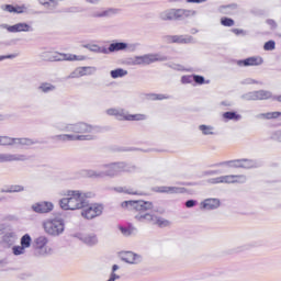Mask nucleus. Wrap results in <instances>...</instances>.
<instances>
[{
  "label": "nucleus",
  "mask_w": 281,
  "mask_h": 281,
  "mask_svg": "<svg viewBox=\"0 0 281 281\" xmlns=\"http://www.w3.org/2000/svg\"><path fill=\"white\" fill-rule=\"evenodd\" d=\"M57 131L63 133H75V134H57L50 136L53 142L67 143V142H93L98 139V134L102 133V128L98 125H91L86 122H79L75 124H60L54 125Z\"/></svg>",
  "instance_id": "f257e3e1"
},
{
  "label": "nucleus",
  "mask_w": 281,
  "mask_h": 281,
  "mask_svg": "<svg viewBox=\"0 0 281 281\" xmlns=\"http://www.w3.org/2000/svg\"><path fill=\"white\" fill-rule=\"evenodd\" d=\"M122 207L138 212V214L134 216L137 223H149L150 225H157V227H168L170 225V221L150 212L153 211V202L143 200L125 201L122 203Z\"/></svg>",
  "instance_id": "f03ea898"
},
{
  "label": "nucleus",
  "mask_w": 281,
  "mask_h": 281,
  "mask_svg": "<svg viewBox=\"0 0 281 281\" xmlns=\"http://www.w3.org/2000/svg\"><path fill=\"white\" fill-rule=\"evenodd\" d=\"M93 193L91 192H82L78 190H68L65 194V198L59 200V205L61 210H85L89 202L87 199H91Z\"/></svg>",
  "instance_id": "7ed1b4c3"
},
{
  "label": "nucleus",
  "mask_w": 281,
  "mask_h": 281,
  "mask_svg": "<svg viewBox=\"0 0 281 281\" xmlns=\"http://www.w3.org/2000/svg\"><path fill=\"white\" fill-rule=\"evenodd\" d=\"M103 171L94 172L92 171V177H117L121 172H133L135 166L126 165L125 162H112L102 166Z\"/></svg>",
  "instance_id": "20e7f679"
},
{
  "label": "nucleus",
  "mask_w": 281,
  "mask_h": 281,
  "mask_svg": "<svg viewBox=\"0 0 281 281\" xmlns=\"http://www.w3.org/2000/svg\"><path fill=\"white\" fill-rule=\"evenodd\" d=\"M196 11L188 9H169L159 13L161 21H182V19H190L195 16Z\"/></svg>",
  "instance_id": "39448f33"
},
{
  "label": "nucleus",
  "mask_w": 281,
  "mask_h": 281,
  "mask_svg": "<svg viewBox=\"0 0 281 281\" xmlns=\"http://www.w3.org/2000/svg\"><path fill=\"white\" fill-rule=\"evenodd\" d=\"M108 115L116 116V120H125L127 122H142L146 120V114H128L124 109H109L106 110Z\"/></svg>",
  "instance_id": "423d86ee"
},
{
  "label": "nucleus",
  "mask_w": 281,
  "mask_h": 281,
  "mask_svg": "<svg viewBox=\"0 0 281 281\" xmlns=\"http://www.w3.org/2000/svg\"><path fill=\"white\" fill-rule=\"evenodd\" d=\"M43 226L49 236H60L65 232V222L61 218L48 220L44 222Z\"/></svg>",
  "instance_id": "0eeeda50"
},
{
  "label": "nucleus",
  "mask_w": 281,
  "mask_h": 281,
  "mask_svg": "<svg viewBox=\"0 0 281 281\" xmlns=\"http://www.w3.org/2000/svg\"><path fill=\"white\" fill-rule=\"evenodd\" d=\"M49 239L46 236H40L33 241V249L36 251L37 256H52L54 249L47 246Z\"/></svg>",
  "instance_id": "6e6552de"
},
{
  "label": "nucleus",
  "mask_w": 281,
  "mask_h": 281,
  "mask_svg": "<svg viewBox=\"0 0 281 281\" xmlns=\"http://www.w3.org/2000/svg\"><path fill=\"white\" fill-rule=\"evenodd\" d=\"M166 60V57H161L159 54H146L143 56H136L132 65H153V63H159Z\"/></svg>",
  "instance_id": "1a4fd4ad"
},
{
  "label": "nucleus",
  "mask_w": 281,
  "mask_h": 281,
  "mask_svg": "<svg viewBox=\"0 0 281 281\" xmlns=\"http://www.w3.org/2000/svg\"><path fill=\"white\" fill-rule=\"evenodd\" d=\"M44 57L47 58V60L56 61V60H86L87 57L85 55H74V54H58V53H45Z\"/></svg>",
  "instance_id": "9d476101"
},
{
  "label": "nucleus",
  "mask_w": 281,
  "mask_h": 281,
  "mask_svg": "<svg viewBox=\"0 0 281 281\" xmlns=\"http://www.w3.org/2000/svg\"><path fill=\"white\" fill-rule=\"evenodd\" d=\"M247 177L245 176H221L209 180V183H245Z\"/></svg>",
  "instance_id": "9b49d317"
},
{
  "label": "nucleus",
  "mask_w": 281,
  "mask_h": 281,
  "mask_svg": "<svg viewBox=\"0 0 281 281\" xmlns=\"http://www.w3.org/2000/svg\"><path fill=\"white\" fill-rule=\"evenodd\" d=\"M104 207H102L100 204H91L81 211V216L88 221H91L98 216H101Z\"/></svg>",
  "instance_id": "f8f14e48"
},
{
  "label": "nucleus",
  "mask_w": 281,
  "mask_h": 281,
  "mask_svg": "<svg viewBox=\"0 0 281 281\" xmlns=\"http://www.w3.org/2000/svg\"><path fill=\"white\" fill-rule=\"evenodd\" d=\"M1 27H3L4 30H8V32H11L12 34H16V32H34V29L32 27V25L25 22L16 23L11 26L8 24H2Z\"/></svg>",
  "instance_id": "ddd939ff"
},
{
  "label": "nucleus",
  "mask_w": 281,
  "mask_h": 281,
  "mask_svg": "<svg viewBox=\"0 0 281 281\" xmlns=\"http://www.w3.org/2000/svg\"><path fill=\"white\" fill-rule=\"evenodd\" d=\"M31 210L35 212V214H48L54 210V204L52 202H36L31 205Z\"/></svg>",
  "instance_id": "4468645a"
},
{
  "label": "nucleus",
  "mask_w": 281,
  "mask_h": 281,
  "mask_svg": "<svg viewBox=\"0 0 281 281\" xmlns=\"http://www.w3.org/2000/svg\"><path fill=\"white\" fill-rule=\"evenodd\" d=\"M76 238L81 240V243H83L88 247H95V245H98L99 243L98 235H95L94 233H88V234L79 233L76 235Z\"/></svg>",
  "instance_id": "2eb2a0df"
},
{
  "label": "nucleus",
  "mask_w": 281,
  "mask_h": 281,
  "mask_svg": "<svg viewBox=\"0 0 281 281\" xmlns=\"http://www.w3.org/2000/svg\"><path fill=\"white\" fill-rule=\"evenodd\" d=\"M30 157L23 154H0V164H5L7 161H27Z\"/></svg>",
  "instance_id": "dca6fc26"
},
{
  "label": "nucleus",
  "mask_w": 281,
  "mask_h": 281,
  "mask_svg": "<svg viewBox=\"0 0 281 281\" xmlns=\"http://www.w3.org/2000/svg\"><path fill=\"white\" fill-rule=\"evenodd\" d=\"M121 260L127 262V265H139L142 262V256L133 251H126L121 255Z\"/></svg>",
  "instance_id": "f3484780"
},
{
  "label": "nucleus",
  "mask_w": 281,
  "mask_h": 281,
  "mask_svg": "<svg viewBox=\"0 0 281 281\" xmlns=\"http://www.w3.org/2000/svg\"><path fill=\"white\" fill-rule=\"evenodd\" d=\"M169 43H179L182 45H188L189 43H194V37L190 35H171L167 37Z\"/></svg>",
  "instance_id": "a211bd4d"
},
{
  "label": "nucleus",
  "mask_w": 281,
  "mask_h": 281,
  "mask_svg": "<svg viewBox=\"0 0 281 281\" xmlns=\"http://www.w3.org/2000/svg\"><path fill=\"white\" fill-rule=\"evenodd\" d=\"M124 49H128V52H133L135 49V45H128L124 42H116V43L110 44V46H109L110 53L124 52Z\"/></svg>",
  "instance_id": "6ab92c4d"
},
{
  "label": "nucleus",
  "mask_w": 281,
  "mask_h": 281,
  "mask_svg": "<svg viewBox=\"0 0 281 281\" xmlns=\"http://www.w3.org/2000/svg\"><path fill=\"white\" fill-rule=\"evenodd\" d=\"M156 192H160L162 194H183L186 189L179 187H158L156 188Z\"/></svg>",
  "instance_id": "aec40b11"
},
{
  "label": "nucleus",
  "mask_w": 281,
  "mask_h": 281,
  "mask_svg": "<svg viewBox=\"0 0 281 281\" xmlns=\"http://www.w3.org/2000/svg\"><path fill=\"white\" fill-rule=\"evenodd\" d=\"M262 57H249L240 60L238 64L243 65L244 67H258L259 65H262Z\"/></svg>",
  "instance_id": "412c9836"
},
{
  "label": "nucleus",
  "mask_w": 281,
  "mask_h": 281,
  "mask_svg": "<svg viewBox=\"0 0 281 281\" xmlns=\"http://www.w3.org/2000/svg\"><path fill=\"white\" fill-rule=\"evenodd\" d=\"M203 210H218L221 207V200L218 199H206L202 202Z\"/></svg>",
  "instance_id": "4be33fe9"
},
{
  "label": "nucleus",
  "mask_w": 281,
  "mask_h": 281,
  "mask_svg": "<svg viewBox=\"0 0 281 281\" xmlns=\"http://www.w3.org/2000/svg\"><path fill=\"white\" fill-rule=\"evenodd\" d=\"M2 193L12 194L14 192H25V187L21 184H11L7 188L1 189Z\"/></svg>",
  "instance_id": "5701e85b"
},
{
  "label": "nucleus",
  "mask_w": 281,
  "mask_h": 281,
  "mask_svg": "<svg viewBox=\"0 0 281 281\" xmlns=\"http://www.w3.org/2000/svg\"><path fill=\"white\" fill-rule=\"evenodd\" d=\"M37 89L41 91V93H52L56 91V86L49 82H42Z\"/></svg>",
  "instance_id": "b1692460"
},
{
  "label": "nucleus",
  "mask_w": 281,
  "mask_h": 281,
  "mask_svg": "<svg viewBox=\"0 0 281 281\" xmlns=\"http://www.w3.org/2000/svg\"><path fill=\"white\" fill-rule=\"evenodd\" d=\"M280 112L260 113L257 115V120H277V117H280Z\"/></svg>",
  "instance_id": "393cba45"
},
{
  "label": "nucleus",
  "mask_w": 281,
  "mask_h": 281,
  "mask_svg": "<svg viewBox=\"0 0 281 281\" xmlns=\"http://www.w3.org/2000/svg\"><path fill=\"white\" fill-rule=\"evenodd\" d=\"M40 3L47 10V12H54V10H56L57 3L55 0H40Z\"/></svg>",
  "instance_id": "a878e982"
},
{
  "label": "nucleus",
  "mask_w": 281,
  "mask_h": 281,
  "mask_svg": "<svg viewBox=\"0 0 281 281\" xmlns=\"http://www.w3.org/2000/svg\"><path fill=\"white\" fill-rule=\"evenodd\" d=\"M80 69H81V78L83 76H93V74L98 71V68L93 66H83V67H80Z\"/></svg>",
  "instance_id": "bb28decb"
},
{
  "label": "nucleus",
  "mask_w": 281,
  "mask_h": 281,
  "mask_svg": "<svg viewBox=\"0 0 281 281\" xmlns=\"http://www.w3.org/2000/svg\"><path fill=\"white\" fill-rule=\"evenodd\" d=\"M111 78H124V76H128V71L124 70L122 68H117L114 70H111L110 72Z\"/></svg>",
  "instance_id": "cd10ccee"
},
{
  "label": "nucleus",
  "mask_w": 281,
  "mask_h": 281,
  "mask_svg": "<svg viewBox=\"0 0 281 281\" xmlns=\"http://www.w3.org/2000/svg\"><path fill=\"white\" fill-rule=\"evenodd\" d=\"M20 245L30 249L32 247V236H30V234L23 235L20 239Z\"/></svg>",
  "instance_id": "c85d7f7f"
},
{
  "label": "nucleus",
  "mask_w": 281,
  "mask_h": 281,
  "mask_svg": "<svg viewBox=\"0 0 281 281\" xmlns=\"http://www.w3.org/2000/svg\"><path fill=\"white\" fill-rule=\"evenodd\" d=\"M16 144V138L0 136V146H12Z\"/></svg>",
  "instance_id": "c756f323"
},
{
  "label": "nucleus",
  "mask_w": 281,
  "mask_h": 281,
  "mask_svg": "<svg viewBox=\"0 0 281 281\" xmlns=\"http://www.w3.org/2000/svg\"><path fill=\"white\" fill-rule=\"evenodd\" d=\"M257 100H269L271 98V92L267 90L255 91Z\"/></svg>",
  "instance_id": "7c9ffc66"
},
{
  "label": "nucleus",
  "mask_w": 281,
  "mask_h": 281,
  "mask_svg": "<svg viewBox=\"0 0 281 281\" xmlns=\"http://www.w3.org/2000/svg\"><path fill=\"white\" fill-rule=\"evenodd\" d=\"M15 144H20L21 146H33V144H38V142L31 138H15Z\"/></svg>",
  "instance_id": "2f4dec72"
},
{
  "label": "nucleus",
  "mask_w": 281,
  "mask_h": 281,
  "mask_svg": "<svg viewBox=\"0 0 281 281\" xmlns=\"http://www.w3.org/2000/svg\"><path fill=\"white\" fill-rule=\"evenodd\" d=\"M93 19H106L111 16V10L95 11L92 13Z\"/></svg>",
  "instance_id": "473e14b6"
},
{
  "label": "nucleus",
  "mask_w": 281,
  "mask_h": 281,
  "mask_svg": "<svg viewBox=\"0 0 281 281\" xmlns=\"http://www.w3.org/2000/svg\"><path fill=\"white\" fill-rule=\"evenodd\" d=\"M223 117L224 120H234L235 122H238L243 116H240V114H236V112H225Z\"/></svg>",
  "instance_id": "72a5a7b5"
},
{
  "label": "nucleus",
  "mask_w": 281,
  "mask_h": 281,
  "mask_svg": "<svg viewBox=\"0 0 281 281\" xmlns=\"http://www.w3.org/2000/svg\"><path fill=\"white\" fill-rule=\"evenodd\" d=\"M199 131H201L203 135H214V127L210 125H200Z\"/></svg>",
  "instance_id": "f704fd0d"
},
{
  "label": "nucleus",
  "mask_w": 281,
  "mask_h": 281,
  "mask_svg": "<svg viewBox=\"0 0 281 281\" xmlns=\"http://www.w3.org/2000/svg\"><path fill=\"white\" fill-rule=\"evenodd\" d=\"M115 191L116 192H120V193H124V194H139V192L133 190L132 188H127V187H117L115 188Z\"/></svg>",
  "instance_id": "c9c22d12"
},
{
  "label": "nucleus",
  "mask_w": 281,
  "mask_h": 281,
  "mask_svg": "<svg viewBox=\"0 0 281 281\" xmlns=\"http://www.w3.org/2000/svg\"><path fill=\"white\" fill-rule=\"evenodd\" d=\"M220 166H229L231 168H241V159L221 162Z\"/></svg>",
  "instance_id": "e433bc0d"
},
{
  "label": "nucleus",
  "mask_w": 281,
  "mask_h": 281,
  "mask_svg": "<svg viewBox=\"0 0 281 281\" xmlns=\"http://www.w3.org/2000/svg\"><path fill=\"white\" fill-rule=\"evenodd\" d=\"M3 240H4V243H7L8 245H14V243L16 241V234H14V233H8L7 235H4Z\"/></svg>",
  "instance_id": "4c0bfd02"
},
{
  "label": "nucleus",
  "mask_w": 281,
  "mask_h": 281,
  "mask_svg": "<svg viewBox=\"0 0 281 281\" xmlns=\"http://www.w3.org/2000/svg\"><path fill=\"white\" fill-rule=\"evenodd\" d=\"M76 78H82V70L80 67L76 68L72 72H70L69 76L67 77V80H71Z\"/></svg>",
  "instance_id": "58836bf2"
},
{
  "label": "nucleus",
  "mask_w": 281,
  "mask_h": 281,
  "mask_svg": "<svg viewBox=\"0 0 281 281\" xmlns=\"http://www.w3.org/2000/svg\"><path fill=\"white\" fill-rule=\"evenodd\" d=\"M25 247H23L22 245L20 246H13L12 247V254L13 256H23V254H25Z\"/></svg>",
  "instance_id": "ea45409f"
},
{
  "label": "nucleus",
  "mask_w": 281,
  "mask_h": 281,
  "mask_svg": "<svg viewBox=\"0 0 281 281\" xmlns=\"http://www.w3.org/2000/svg\"><path fill=\"white\" fill-rule=\"evenodd\" d=\"M241 168H256V162L251 159H241Z\"/></svg>",
  "instance_id": "a19ab883"
},
{
  "label": "nucleus",
  "mask_w": 281,
  "mask_h": 281,
  "mask_svg": "<svg viewBox=\"0 0 281 281\" xmlns=\"http://www.w3.org/2000/svg\"><path fill=\"white\" fill-rule=\"evenodd\" d=\"M237 9H238V4H229L221 8L224 14H232V10H237Z\"/></svg>",
  "instance_id": "79ce46f5"
},
{
  "label": "nucleus",
  "mask_w": 281,
  "mask_h": 281,
  "mask_svg": "<svg viewBox=\"0 0 281 281\" xmlns=\"http://www.w3.org/2000/svg\"><path fill=\"white\" fill-rule=\"evenodd\" d=\"M263 49L265 52H273V49H276V42L272 40L266 42L263 45Z\"/></svg>",
  "instance_id": "37998d69"
},
{
  "label": "nucleus",
  "mask_w": 281,
  "mask_h": 281,
  "mask_svg": "<svg viewBox=\"0 0 281 281\" xmlns=\"http://www.w3.org/2000/svg\"><path fill=\"white\" fill-rule=\"evenodd\" d=\"M222 25H224L225 27H232L234 26V20L229 19V18H222L221 20Z\"/></svg>",
  "instance_id": "c03bdc74"
},
{
  "label": "nucleus",
  "mask_w": 281,
  "mask_h": 281,
  "mask_svg": "<svg viewBox=\"0 0 281 281\" xmlns=\"http://www.w3.org/2000/svg\"><path fill=\"white\" fill-rule=\"evenodd\" d=\"M241 99H243V100H247V101L257 100L256 91H252V92H248V93L243 94V95H241Z\"/></svg>",
  "instance_id": "a18cd8bd"
},
{
  "label": "nucleus",
  "mask_w": 281,
  "mask_h": 281,
  "mask_svg": "<svg viewBox=\"0 0 281 281\" xmlns=\"http://www.w3.org/2000/svg\"><path fill=\"white\" fill-rule=\"evenodd\" d=\"M194 81V76H182L181 78V82L182 85H190V82H193Z\"/></svg>",
  "instance_id": "49530a36"
},
{
  "label": "nucleus",
  "mask_w": 281,
  "mask_h": 281,
  "mask_svg": "<svg viewBox=\"0 0 281 281\" xmlns=\"http://www.w3.org/2000/svg\"><path fill=\"white\" fill-rule=\"evenodd\" d=\"M193 81H195L196 85H205V78L203 76L193 75Z\"/></svg>",
  "instance_id": "de8ad7c7"
},
{
  "label": "nucleus",
  "mask_w": 281,
  "mask_h": 281,
  "mask_svg": "<svg viewBox=\"0 0 281 281\" xmlns=\"http://www.w3.org/2000/svg\"><path fill=\"white\" fill-rule=\"evenodd\" d=\"M170 95L166 94H151V100H169Z\"/></svg>",
  "instance_id": "09e8293b"
},
{
  "label": "nucleus",
  "mask_w": 281,
  "mask_h": 281,
  "mask_svg": "<svg viewBox=\"0 0 281 281\" xmlns=\"http://www.w3.org/2000/svg\"><path fill=\"white\" fill-rule=\"evenodd\" d=\"M119 229L123 234V236H131L132 234L131 228L128 227L120 226Z\"/></svg>",
  "instance_id": "8fccbe9b"
},
{
  "label": "nucleus",
  "mask_w": 281,
  "mask_h": 281,
  "mask_svg": "<svg viewBox=\"0 0 281 281\" xmlns=\"http://www.w3.org/2000/svg\"><path fill=\"white\" fill-rule=\"evenodd\" d=\"M88 49H90V52H94L97 54H100V52H102V48L98 45H90V46H86Z\"/></svg>",
  "instance_id": "3c124183"
},
{
  "label": "nucleus",
  "mask_w": 281,
  "mask_h": 281,
  "mask_svg": "<svg viewBox=\"0 0 281 281\" xmlns=\"http://www.w3.org/2000/svg\"><path fill=\"white\" fill-rule=\"evenodd\" d=\"M2 10H5L7 12H16V9L12 4L2 5Z\"/></svg>",
  "instance_id": "603ef678"
},
{
  "label": "nucleus",
  "mask_w": 281,
  "mask_h": 281,
  "mask_svg": "<svg viewBox=\"0 0 281 281\" xmlns=\"http://www.w3.org/2000/svg\"><path fill=\"white\" fill-rule=\"evenodd\" d=\"M272 139H276L277 142H281V131H277L272 134Z\"/></svg>",
  "instance_id": "864d4df0"
},
{
  "label": "nucleus",
  "mask_w": 281,
  "mask_h": 281,
  "mask_svg": "<svg viewBox=\"0 0 281 281\" xmlns=\"http://www.w3.org/2000/svg\"><path fill=\"white\" fill-rule=\"evenodd\" d=\"M196 205V201L194 200H189L186 202V207H194Z\"/></svg>",
  "instance_id": "5fc2aeb1"
},
{
  "label": "nucleus",
  "mask_w": 281,
  "mask_h": 281,
  "mask_svg": "<svg viewBox=\"0 0 281 281\" xmlns=\"http://www.w3.org/2000/svg\"><path fill=\"white\" fill-rule=\"evenodd\" d=\"M267 23L272 30H276V27H278V23H276L273 20H267Z\"/></svg>",
  "instance_id": "6e6d98bb"
},
{
  "label": "nucleus",
  "mask_w": 281,
  "mask_h": 281,
  "mask_svg": "<svg viewBox=\"0 0 281 281\" xmlns=\"http://www.w3.org/2000/svg\"><path fill=\"white\" fill-rule=\"evenodd\" d=\"M16 56H18L16 54L0 56V60H5V58H10V59L16 58Z\"/></svg>",
  "instance_id": "4d7b16f0"
},
{
  "label": "nucleus",
  "mask_w": 281,
  "mask_h": 281,
  "mask_svg": "<svg viewBox=\"0 0 281 281\" xmlns=\"http://www.w3.org/2000/svg\"><path fill=\"white\" fill-rule=\"evenodd\" d=\"M233 33L238 36V35H240V34H245V31H243V30H240V29H233Z\"/></svg>",
  "instance_id": "13d9d810"
},
{
  "label": "nucleus",
  "mask_w": 281,
  "mask_h": 281,
  "mask_svg": "<svg viewBox=\"0 0 281 281\" xmlns=\"http://www.w3.org/2000/svg\"><path fill=\"white\" fill-rule=\"evenodd\" d=\"M207 0H187V3H205Z\"/></svg>",
  "instance_id": "bf43d9fd"
},
{
  "label": "nucleus",
  "mask_w": 281,
  "mask_h": 281,
  "mask_svg": "<svg viewBox=\"0 0 281 281\" xmlns=\"http://www.w3.org/2000/svg\"><path fill=\"white\" fill-rule=\"evenodd\" d=\"M86 3H90L91 5H98L100 0H86Z\"/></svg>",
  "instance_id": "052dcab7"
},
{
  "label": "nucleus",
  "mask_w": 281,
  "mask_h": 281,
  "mask_svg": "<svg viewBox=\"0 0 281 281\" xmlns=\"http://www.w3.org/2000/svg\"><path fill=\"white\" fill-rule=\"evenodd\" d=\"M117 269H120V266L113 265V267H112V273H115V271H117Z\"/></svg>",
  "instance_id": "680f3d73"
},
{
  "label": "nucleus",
  "mask_w": 281,
  "mask_h": 281,
  "mask_svg": "<svg viewBox=\"0 0 281 281\" xmlns=\"http://www.w3.org/2000/svg\"><path fill=\"white\" fill-rule=\"evenodd\" d=\"M15 9L16 11H13V12H15L16 14H21L23 12V9L21 7H18Z\"/></svg>",
  "instance_id": "e2e57ef3"
},
{
  "label": "nucleus",
  "mask_w": 281,
  "mask_h": 281,
  "mask_svg": "<svg viewBox=\"0 0 281 281\" xmlns=\"http://www.w3.org/2000/svg\"><path fill=\"white\" fill-rule=\"evenodd\" d=\"M3 121H5V115L0 114V122H3Z\"/></svg>",
  "instance_id": "0e129e2a"
},
{
  "label": "nucleus",
  "mask_w": 281,
  "mask_h": 281,
  "mask_svg": "<svg viewBox=\"0 0 281 281\" xmlns=\"http://www.w3.org/2000/svg\"><path fill=\"white\" fill-rule=\"evenodd\" d=\"M206 175H217V171H206Z\"/></svg>",
  "instance_id": "69168bd1"
},
{
  "label": "nucleus",
  "mask_w": 281,
  "mask_h": 281,
  "mask_svg": "<svg viewBox=\"0 0 281 281\" xmlns=\"http://www.w3.org/2000/svg\"><path fill=\"white\" fill-rule=\"evenodd\" d=\"M278 102H281V95L277 97Z\"/></svg>",
  "instance_id": "338daca9"
},
{
  "label": "nucleus",
  "mask_w": 281,
  "mask_h": 281,
  "mask_svg": "<svg viewBox=\"0 0 281 281\" xmlns=\"http://www.w3.org/2000/svg\"><path fill=\"white\" fill-rule=\"evenodd\" d=\"M0 234H3V228H0Z\"/></svg>",
  "instance_id": "774afa93"
}]
</instances>
